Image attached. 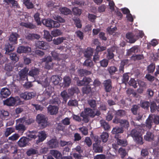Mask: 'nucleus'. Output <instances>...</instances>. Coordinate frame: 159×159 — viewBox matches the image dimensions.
Wrapping results in <instances>:
<instances>
[{
    "label": "nucleus",
    "mask_w": 159,
    "mask_h": 159,
    "mask_svg": "<svg viewBox=\"0 0 159 159\" xmlns=\"http://www.w3.org/2000/svg\"><path fill=\"white\" fill-rule=\"evenodd\" d=\"M116 141L118 145L123 146H125L127 144V143L125 139H122L119 138H117Z\"/></svg>",
    "instance_id": "473e14b6"
},
{
    "label": "nucleus",
    "mask_w": 159,
    "mask_h": 159,
    "mask_svg": "<svg viewBox=\"0 0 159 159\" xmlns=\"http://www.w3.org/2000/svg\"><path fill=\"white\" fill-rule=\"evenodd\" d=\"M42 23L46 26L51 28L53 22V20L50 19H44L42 20Z\"/></svg>",
    "instance_id": "6ab92c4d"
},
{
    "label": "nucleus",
    "mask_w": 159,
    "mask_h": 159,
    "mask_svg": "<svg viewBox=\"0 0 159 159\" xmlns=\"http://www.w3.org/2000/svg\"><path fill=\"white\" fill-rule=\"evenodd\" d=\"M82 90L83 93H88L91 91V88L89 86L83 87Z\"/></svg>",
    "instance_id": "6e6d98bb"
},
{
    "label": "nucleus",
    "mask_w": 159,
    "mask_h": 159,
    "mask_svg": "<svg viewBox=\"0 0 159 159\" xmlns=\"http://www.w3.org/2000/svg\"><path fill=\"white\" fill-rule=\"evenodd\" d=\"M53 91V89L51 86H48L46 87L45 90L44 91V95L46 96L47 98H48L50 96L51 94Z\"/></svg>",
    "instance_id": "f3484780"
},
{
    "label": "nucleus",
    "mask_w": 159,
    "mask_h": 159,
    "mask_svg": "<svg viewBox=\"0 0 159 159\" xmlns=\"http://www.w3.org/2000/svg\"><path fill=\"white\" fill-rule=\"evenodd\" d=\"M138 82L140 87L146 88L147 84L145 82L140 80H138Z\"/></svg>",
    "instance_id": "603ef678"
},
{
    "label": "nucleus",
    "mask_w": 159,
    "mask_h": 159,
    "mask_svg": "<svg viewBox=\"0 0 159 159\" xmlns=\"http://www.w3.org/2000/svg\"><path fill=\"white\" fill-rule=\"evenodd\" d=\"M126 38L129 40L128 41L130 43H134L136 39L134 38V36L132 33H128L126 34Z\"/></svg>",
    "instance_id": "b1692460"
},
{
    "label": "nucleus",
    "mask_w": 159,
    "mask_h": 159,
    "mask_svg": "<svg viewBox=\"0 0 159 159\" xmlns=\"http://www.w3.org/2000/svg\"><path fill=\"white\" fill-rule=\"evenodd\" d=\"M10 57L12 60L16 62L18 61V58L16 54L15 53H10Z\"/></svg>",
    "instance_id": "3c124183"
},
{
    "label": "nucleus",
    "mask_w": 159,
    "mask_h": 159,
    "mask_svg": "<svg viewBox=\"0 0 159 159\" xmlns=\"http://www.w3.org/2000/svg\"><path fill=\"white\" fill-rule=\"evenodd\" d=\"M100 63L101 66L106 67L108 66V61L106 59H104L100 61Z\"/></svg>",
    "instance_id": "49530a36"
},
{
    "label": "nucleus",
    "mask_w": 159,
    "mask_h": 159,
    "mask_svg": "<svg viewBox=\"0 0 159 159\" xmlns=\"http://www.w3.org/2000/svg\"><path fill=\"white\" fill-rule=\"evenodd\" d=\"M28 70L29 69L26 68L20 70L19 73V75L21 79L24 80L25 79H27V76Z\"/></svg>",
    "instance_id": "4468645a"
},
{
    "label": "nucleus",
    "mask_w": 159,
    "mask_h": 159,
    "mask_svg": "<svg viewBox=\"0 0 159 159\" xmlns=\"http://www.w3.org/2000/svg\"><path fill=\"white\" fill-rule=\"evenodd\" d=\"M84 113L82 112L81 114V116L84 118V120L85 122H88L89 121L88 118H86L87 117L90 116L93 117L95 116V113L93 111L89 108H86L84 111Z\"/></svg>",
    "instance_id": "20e7f679"
},
{
    "label": "nucleus",
    "mask_w": 159,
    "mask_h": 159,
    "mask_svg": "<svg viewBox=\"0 0 159 159\" xmlns=\"http://www.w3.org/2000/svg\"><path fill=\"white\" fill-rule=\"evenodd\" d=\"M150 104L148 102H143L141 103V107L147 109L148 108Z\"/></svg>",
    "instance_id": "e2e57ef3"
},
{
    "label": "nucleus",
    "mask_w": 159,
    "mask_h": 159,
    "mask_svg": "<svg viewBox=\"0 0 159 159\" xmlns=\"http://www.w3.org/2000/svg\"><path fill=\"white\" fill-rule=\"evenodd\" d=\"M36 133V131L30 132V134H28V136L30 138L35 139L37 137V136L35 134Z\"/></svg>",
    "instance_id": "052dcab7"
},
{
    "label": "nucleus",
    "mask_w": 159,
    "mask_h": 159,
    "mask_svg": "<svg viewBox=\"0 0 159 159\" xmlns=\"http://www.w3.org/2000/svg\"><path fill=\"white\" fill-rule=\"evenodd\" d=\"M53 18L54 19L58 21L59 23H64L65 22V20L60 16H53Z\"/></svg>",
    "instance_id": "864d4df0"
},
{
    "label": "nucleus",
    "mask_w": 159,
    "mask_h": 159,
    "mask_svg": "<svg viewBox=\"0 0 159 159\" xmlns=\"http://www.w3.org/2000/svg\"><path fill=\"white\" fill-rule=\"evenodd\" d=\"M84 142L88 146L91 145L92 143L91 140L89 137H86L84 140Z\"/></svg>",
    "instance_id": "338daca9"
},
{
    "label": "nucleus",
    "mask_w": 159,
    "mask_h": 159,
    "mask_svg": "<svg viewBox=\"0 0 159 159\" xmlns=\"http://www.w3.org/2000/svg\"><path fill=\"white\" fill-rule=\"evenodd\" d=\"M100 123L101 125L103 127L105 130H108L110 128V126L105 121L101 120L100 121Z\"/></svg>",
    "instance_id": "4c0bfd02"
},
{
    "label": "nucleus",
    "mask_w": 159,
    "mask_h": 159,
    "mask_svg": "<svg viewBox=\"0 0 159 159\" xmlns=\"http://www.w3.org/2000/svg\"><path fill=\"white\" fill-rule=\"evenodd\" d=\"M58 111V107L57 106L50 105L48 107V112L51 115L56 114Z\"/></svg>",
    "instance_id": "6e6552de"
},
{
    "label": "nucleus",
    "mask_w": 159,
    "mask_h": 159,
    "mask_svg": "<svg viewBox=\"0 0 159 159\" xmlns=\"http://www.w3.org/2000/svg\"><path fill=\"white\" fill-rule=\"evenodd\" d=\"M62 34L61 31L58 29H56L51 31V34L53 37H57Z\"/></svg>",
    "instance_id": "c9c22d12"
},
{
    "label": "nucleus",
    "mask_w": 159,
    "mask_h": 159,
    "mask_svg": "<svg viewBox=\"0 0 159 159\" xmlns=\"http://www.w3.org/2000/svg\"><path fill=\"white\" fill-rule=\"evenodd\" d=\"M150 107L151 112H153L155 111L156 110H157V107L155 102H152L151 103V105Z\"/></svg>",
    "instance_id": "5fc2aeb1"
},
{
    "label": "nucleus",
    "mask_w": 159,
    "mask_h": 159,
    "mask_svg": "<svg viewBox=\"0 0 159 159\" xmlns=\"http://www.w3.org/2000/svg\"><path fill=\"white\" fill-rule=\"evenodd\" d=\"M19 37V35L16 33H13L10 35L9 40L12 43H17V40Z\"/></svg>",
    "instance_id": "4be33fe9"
},
{
    "label": "nucleus",
    "mask_w": 159,
    "mask_h": 159,
    "mask_svg": "<svg viewBox=\"0 0 159 159\" xmlns=\"http://www.w3.org/2000/svg\"><path fill=\"white\" fill-rule=\"evenodd\" d=\"M72 11L75 15H80L81 14V10L77 7H75L73 8Z\"/></svg>",
    "instance_id": "4d7b16f0"
},
{
    "label": "nucleus",
    "mask_w": 159,
    "mask_h": 159,
    "mask_svg": "<svg viewBox=\"0 0 159 159\" xmlns=\"http://www.w3.org/2000/svg\"><path fill=\"white\" fill-rule=\"evenodd\" d=\"M5 69L7 70V72L6 74L8 76L11 75V72L12 70V68L11 66L10 65H6L5 67Z\"/></svg>",
    "instance_id": "09e8293b"
},
{
    "label": "nucleus",
    "mask_w": 159,
    "mask_h": 159,
    "mask_svg": "<svg viewBox=\"0 0 159 159\" xmlns=\"http://www.w3.org/2000/svg\"><path fill=\"white\" fill-rule=\"evenodd\" d=\"M38 135L39 139L36 141L37 144L43 141L46 137V134L45 132L41 131L39 132Z\"/></svg>",
    "instance_id": "2eb2a0df"
},
{
    "label": "nucleus",
    "mask_w": 159,
    "mask_h": 159,
    "mask_svg": "<svg viewBox=\"0 0 159 159\" xmlns=\"http://www.w3.org/2000/svg\"><path fill=\"white\" fill-rule=\"evenodd\" d=\"M61 95L65 102H66L67 100L70 97L68 94L65 91L61 92Z\"/></svg>",
    "instance_id": "79ce46f5"
},
{
    "label": "nucleus",
    "mask_w": 159,
    "mask_h": 159,
    "mask_svg": "<svg viewBox=\"0 0 159 159\" xmlns=\"http://www.w3.org/2000/svg\"><path fill=\"white\" fill-rule=\"evenodd\" d=\"M44 37L47 41L50 42L52 40V37L50 35L49 32L48 31H44Z\"/></svg>",
    "instance_id": "7c9ffc66"
},
{
    "label": "nucleus",
    "mask_w": 159,
    "mask_h": 159,
    "mask_svg": "<svg viewBox=\"0 0 159 159\" xmlns=\"http://www.w3.org/2000/svg\"><path fill=\"white\" fill-rule=\"evenodd\" d=\"M14 98L15 105H21L23 104V102L20 100V98L18 97H16Z\"/></svg>",
    "instance_id": "bf43d9fd"
},
{
    "label": "nucleus",
    "mask_w": 159,
    "mask_h": 159,
    "mask_svg": "<svg viewBox=\"0 0 159 159\" xmlns=\"http://www.w3.org/2000/svg\"><path fill=\"white\" fill-rule=\"evenodd\" d=\"M154 122L157 124L159 123V117L157 116L150 115L146 121V126L150 129L153 124L152 120Z\"/></svg>",
    "instance_id": "7ed1b4c3"
},
{
    "label": "nucleus",
    "mask_w": 159,
    "mask_h": 159,
    "mask_svg": "<svg viewBox=\"0 0 159 159\" xmlns=\"http://www.w3.org/2000/svg\"><path fill=\"white\" fill-rule=\"evenodd\" d=\"M23 3L28 9H31L34 7L33 4L30 0H23Z\"/></svg>",
    "instance_id": "c756f323"
},
{
    "label": "nucleus",
    "mask_w": 159,
    "mask_h": 159,
    "mask_svg": "<svg viewBox=\"0 0 159 159\" xmlns=\"http://www.w3.org/2000/svg\"><path fill=\"white\" fill-rule=\"evenodd\" d=\"M50 82L54 85L58 84L60 82V79L59 77L56 76H52L50 79Z\"/></svg>",
    "instance_id": "a878e982"
},
{
    "label": "nucleus",
    "mask_w": 159,
    "mask_h": 159,
    "mask_svg": "<svg viewBox=\"0 0 159 159\" xmlns=\"http://www.w3.org/2000/svg\"><path fill=\"white\" fill-rule=\"evenodd\" d=\"M129 84L134 88H136L137 87V83L136 81L133 79H131L129 82Z\"/></svg>",
    "instance_id": "13d9d810"
},
{
    "label": "nucleus",
    "mask_w": 159,
    "mask_h": 159,
    "mask_svg": "<svg viewBox=\"0 0 159 159\" xmlns=\"http://www.w3.org/2000/svg\"><path fill=\"white\" fill-rule=\"evenodd\" d=\"M66 38L64 37L58 38L53 39V41L54 44L57 45L61 43Z\"/></svg>",
    "instance_id": "f704fd0d"
},
{
    "label": "nucleus",
    "mask_w": 159,
    "mask_h": 159,
    "mask_svg": "<svg viewBox=\"0 0 159 159\" xmlns=\"http://www.w3.org/2000/svg\"><path fill=\"white\" fill-rule=\"evenodd\" d=\"M119 152L122 158L124 157L127 154L126 150L122 148H120L119 150Z\"/></svg>",
    "instance_id": "8fccbe9b"
},
{
    "label": "nucleus",
    "mask_w": 159,
    "mask_h": 159,
    "mask_svg": "<svg viewBox=\"0 0 159 159\" xmlns=\"http://www.w3.org/2000/svg\"><path fill=\"white\" fill-rule=\"evenodd\" d=\"M63 80L64 86L65 87H68L71 82L70 78L66 76L64 77Z\"/></svg>",
    "instance_id": "72a5a7b5"
},
{
    "label": "nucleus",
    "mask_w": 159,
    "mask_h": 159,
    "mask_svg": "<svg viewBox=\"0 0 159 159\" xmlns=\"http://www.w3.org/2000/svg\"><path fill=\"white\" fill-rule=\"evenodd\" d=\"M20 136L18 134H15L9 137L8 139L11 140H15L17 139Z\"/></svg>",
    "instance_id": "0e129e2a"
},
{
    "label": "nucleus",
    "mask_w": 159,
    "mask_h": 159,
    "mask_svg": "<svg viewBox=\"0 0 159 159\" xmlns=\"http://www.w3.org/2000/svg\"><path fill=\"white\" fill-rule=\"evenodd\" d=\"M25 120V118L16 120L17 125L16 126V130H18L19 131L21 132L22 133H23L24 131L26 129L25 125L21 124V123H24Z\"/></svg>",
    "instance_id": "39448f33"
},
{
    "label": "nucleus",
    "mask_w": 159,
    "mask_h": 159,
    "mask_svg": "<svg viewBox=\"0 0 159 159\" xmlns=\"http://www.w3.org/2000/svg\"><path fill=\"white\" fill-rule=\"evenodd\" d=\"M92 81V80L90 78H84L83 79L82 83V84H79V85H87L89 84Z\"/></svg>",
    "instance_id": "a19ab883"
},
{
    "label": "nucleus",
    "mask_w": 159,
    "mask_h": 159,
    "mask_svg": "<svg viewBox=\"0 0 159 159\" xmlns=\"http://www.w3.org/2000/svg\"><path fill=\"white\" fill-rule=\"evenodd\" d=\"M153 138L154 135L150 132H147L146 134L144 136V139L145 140L148 141H150L152 140Z\"/></svg>",
    "instance_id": "c85d7f7f"
},
{
    "label": "nucleus",
    "mask_w": 159,
    "mask_h": 159,
    "mask_svg": "<svg viewBox=\"0 0 159 159\" xmlns=\"http://www.w3.org/2000/svg\"><path fill=\"white\" fill-rule=\"evenodd\" d=\"M36 47L40 49H46L48 47V44L43 41H38L36 43Z\"/></svg>",
    "instance_id": "9d476101"
},
{
    "label": "nucleus",
    "mask_w": 159,
    "mask_h": 159,
    "mask_svg": "<svg viewBox=\"0 0 159 159\" xmlns=\"http://www.w3.org/2000/svg\"><path fill=\"white\" fill-rule=\"evenodd\" d=\"M49 144L50 147L52 148H55L58 147V142L55 139L51 140L49 142Z\"/></svg>",
    "instance_id": "393cba45"
},
{
    "label": "nucleus",
    "mask_w": 159,
    "mask_h": 159,
    "mask_svg": "<svg viewBox=\"0 0 159 159\" xmlns=\"http://www.w3.org/2000/svg\"><path fill=\"white\" fill-rule=\"evenodd\" d=\"M39 70L35 68H32L29 71V75L31 76L34 77L39 74Z\"/></svg>",
    "instance_id": "5701e85b"
},
{
    "label": "nucleus",
    "mask_w": 159,
    "mask_h": 159,
    "mask_svg": "<svg viewBox=\"0 0 159 159\" xmlns=\"http://www.w3.org/2000/svg\"><path fill=\"white\" fill-rule=\"evenodd\" d=\"M109 6L110 10L111 12H116V10L118 9L115 6V4L113 1H110L109 2Z\"/></svg>",
    "instance_id": "2f4dec72"
},
{
    "label": "nucleus",
    "mask_w": 159,
    "mask_h": 159,
    "mask_svg": "<svg viewBox=\"0 0 159 159\" xmlns=\"http://www.w3.org/2000/svg\"><path fill=\"white\" fill-rule=\"evenodd\" d=\"M97 140L96 143L93 144V149L95 152H101L102 151V148L99 146L100 142L98 140V139H97Z\"/></svg>",
    "instance_id": "9b49d317"
},
{
    "label": "nucleus",
    "mask_w": 159,
    "mask_h": 159,
    "mask_svg": "<svg viewBox=\"0 0 159 159\" xmlns=\"http://www.w3.org/2000/svg\"><path fill=\"white\" fill-rule=\"evenodd\" d=\"M113 122L116 123H119L122 126L125 127H128L129 125V122L125 120H120L117 118V116H116L115 119L113 120Z\"/></svg>",
    "instance_id": "1a4fd4ad"
},
{
    "label": "nucleus",
    "mask_w": 159,
    "mask_h": 159,
    "mask_svg": "<svg viewBox=\"0 0 159 159\" xmlns=\"http://www.w3.org/2000/svg\"><path fill=\"white\" fill-rule=\"evenodd\" d=\"M108 137L109 135L106 132H103L101 135V139L104 142H106L107 141Z\"/></svg>",
    "instance_id": "58836bf2"
},
{
    "label": "nucleus",
    "mask_w": 159,
    "mask_h": 159,
    "mask_svg": "<svg viewBox=\"0 0 159 159\" xmlns=\"http://www.w3.org/2000/svg\"><path fill=\"white\" fill-rule=\"evenodd\" d=\"M59 10L62 14L66 15L70 14L71 12L69 9L65 7L60 8Z\"/></svg>",
    "instance_id": "bb28decb"
},
{
    "label": "nucleus",
    "mask_w": 159,
    "mask_h": 159,
    "mask_svg": "<svg viewBox=\"0 0 159 159\" xmlns=\"http://www.w3.org/2000/svg\"><path fill=\"white\" fill-rule=\"evenodd\" d=\"M14 98L10 97L4 102V104L8 106H13L15 105Z\"/></svg>",
    "instance_id": "aec40b11"
},
{
    "label": "nucleus",
    "mask_w": 159,
    "mask_h": 159,
    "mask_svg": "<svg viewBox=\"0 0 159 159\" xmlns=\"http://www.w3.org/2000/svg\"><path fill=\"white\" fill-rule=\"evenodd\" d=\"M112 132L114 134H117L119 133H122L123 132V129L119 127H116L113 129Z\"/></svg>",
    "instance_id": "c03bdc74"
},
{
    "label": "nucleus",
    "mask_w": 159,
    "mask_h": 159,
    "mask_svg": "<svg viewBox=\"0 0 159 159\" xmlns=\"http://www.w3.org/2000/svg\"><path fill=\"white\" fill-rule=\"evenodd\" d=\"M36 95L34 92H25L20 94V97L25 100H29L33 98Z\"/></svg>",
    "instance_id": "423d86ee"
},
{
    "label": "nucleus",
    "mask_w": 159,
    "mask_h": 159,
    "mask_svg": "<svg viewBox=\"0 0 159 159\" xmlns=\"http://www.w3.org/2000/svg\"><path fill=\"white\" fill-rule=\"evenodd\" d=\"M43 61H46V67L48 69H50L52 67V65L51 62L52 61V58L50 56H48L46 58L43 59Z\"/></svg>",
    "instance_id": "412c9836"
},
{
    "label": "nucleus",
    "mask_w": 159,
    "mask_h": 159,
    "mask_svg": "<svg viewBox=\"0 0 159 159\" xmlns=\"http://www.w3.org/2000/svg\"><path fill=\"white\" fill-rule=\"evenodd\" d=\"M21 22L20 23V25L21 26H24L25 27L28 28H34V26L32 24L29 23H26L24 21H27V18L25 17V19L24 20L23 18H21Z\"/></svg>",
    "instance_id": "ddd939ff"
},
{
    "label": "nucleus",
    "mask_w": 159,
    "mask_h": 159,
    "mask_svg": "<svg viewBox=\"0 0 159 159\" xmlns=\"http://www.w3.org/2000/svg\"><path fill=\"white\" fill-rule=\"evenodd\" d=\"M104 84L106 91L110 92L112 88L111 80H105L104 81Z\"/></svg>",
    "instance_id": "a211bd4d"
},
{
    "label": "nucleus",
    "mask_w": 159,
    "mask_h": 159,
    "mask_svg": "<svg viewBox=\"0 0 159 159\" xmlns=\"http://www.w3.org/2000/svg\"><path fill=\"white\" fill-rule=\"evenodd\" d=\"M14 129L13 128L10 127L7 128L5 132V135L6 137H7L11 133L14 132Z\"/></svg>",
    "instance_id": "e433bc0d"
},
{
    "label": "nucleus",
    "mask_w": 159,
    "mask_h": 159,
    "mask_svg": "<svg viewBox=\"0 0 159 159\" xmlns=\"http://www.w3.org/2000/svg\"><path fill=\"white\" fill-rule=\"evenodd\" d=\"M138 129H134L131 131V135L135 141L138 143L142 144L143 143V138L141 137V135L138 131Z\"/></svg>",
    "instance_id": "f03ea898"
},
{
    "label": "nucleus",
    "mask_w": 159,
    "mask_h": 159,
    "mask_svg": "<svg viewBox=\"0 0 159 159\" xmlns=\"http://www.w3.org/2000/svg\"><path fill=\"white\" fill-rule=\"evenodd\" d=\"M67 104L70 106H76L78 105V103L76 100H70L68 101Z\"/></svg>",
    "instance_id": "a18cd8bd"
},
{
    "label": "nucleus",
    "mask_w": 159,
    "mask_h": 159,
    "mask_svg": "<svg viewBox=\"0 0 159 159\" xmlns=\"http://www.w3.org/2000/svg\"><path fill=\"white\" fill-rule=\"evenodd\" d=\"M29 139L25 137H22L18 142L19 145L20 147L25 146L28 144Z\"/></svg>",
    "instance_id": "f8f14e48"
},
{
    "label": "nucleus",
    "mask_w": 159,
    "mask_h": 159,
    "mask_svg": "<svg viewBox=\"0 0 159 159\" xmlns=\"http://www.w3.org/2000/svg\"><path fill=\"white\" fill-rule=\"evenodd\" d=\"M108 70L110 74H112L117 71V69L114 66H111L108 68Z\"/></svg>",
    "instance_id": "69168bd1"
},
{
    "label": "nucleus",
    "mask_w": 159,
    "mask_h": 159,
    "mask_svg": "<svg viewBox=\"0 0 159 159\" xmlns=\"http://www.w3.org/2000/svg\"><path fill=\"white\" fill-rule=\"evenodd\" d=\"M0 93L3 98H7L10 95L11 92L8 89L4 88L1 89Z\"/></svg>",
    "instance_id": "dca6fc26"
},
{
    "label": "nucleus",
    "mask_w": 159,
    "mask_h": 159,
    "mask_svg": "<svg viewBox=\"0 0 159 159\" xmlns=\"http://www.w3.org/2000/svg\"><path fill=\"white\" fill-rule=\"evenodd\" d=\"M37 151L34 149H31L27 152V154L28 156H30L32 154H34L37 153Z\"/></svg>",
    "instance_id": "774afa93"
},
{
    "label": "nucleus",
    "mask_w": 159,
    "mask_h": 159,
    "mask_svg": "<svg viewBox=\"0 0 159 159\" xmlns=\"http://www.w3.org/2000/svg\"><path fill=\"white\" fill-rule=\"evenodd\" d=\"M51 153L57 158L60 159L61 158V154L59 151L56 150H52Z\"/></svg>",
    "instance_id": "cd10ccee"
},
{
    "label": "nucleus",
    "mask_w": 159,
    "mask_h": 159,
    "mask_svg": "<svg viewBox=\"0 0 159 159\" xmlns=\"http://www.w3.org/2000/svg\"><path fill=\"white\" fill-rule=\"evenodd\" d=\"M84 65L87 67H92L93 66V64L91 60L88 59L85 60L84 63Z\"/></svg>",
    "instance_id": "de8ad7c7"
},
{
    "label": "nucleus",
    "mask_w": 159,
    "mask_h": 159,
    "mask_svg": "<svg viewBox=\"0 0 159 159\" xmlns=\"http://www.w3.org/2000/svg\"><path fill=\"white\" fill-rule=\"evenodd\" d=\"M155 69V66L153 64H151L148 67V70L149 72H153L154 70Z\"/></svg>",
    "instance_id": "680f3d73"
},
{
    "label": "nucleus",
    "mask_w": 159,
    "mask_h": 159,
    "mask_svg": "<svg viewBox=\"0 0 159 159\" xmlns=\"http://www.w3.org/2000/svg\"><path fill=\"white\" fill-rule=\"evenodd\" d=\"M39 16L40 14L38 13H35L34 16V19L38 25H40L41 24Z\"/></svg>",
    "instance_id": "37998d69"
},
{
    "label": "nucleus",
    "mask_w": 159,
    "mask_h": 159,
    "mask_svg": "<svg viewBox=\"0 0 159 159\" xmlns=\"http://www.w3.org/2000/svg\"><path fill=\"white\" fill-rule=\"evenodd\" d=\"M31 48L28 47H24L23 46H19L17 49V52L19 53H28L31 52Z\"/></svg>",
    "instance_id": "0eeeda50"
},
{
    "label": "nucleus",
    "mask_w": 159,
    "mask_h": 159,
    "mask_svg": "<svg viewBox=\"0 0 159 159\" xmlns=\"http://www.w3.org/2000/svg\"><path fill=\"white\" fill-rule=\"evenodd\" d=\"M14 49V47L12 45L8 44L6 46L5 50L6 53H9L11 51H12Z\"/></svg>",
    "instance_id": "ea45409f"
},
{
    "label": "nucleus",
    "mask_w": 159,
    "mask_h": 159,
    "mask_svg": "<svg viewBox=\"0 0 159 159\" xmlns=\"http://www.w3.org/2000/svg\"><path fill=\"white\" fill-rule=\"evenodd\" d=\"M36 121L43 128L46 127L48 125V118L42 114H39L37 116Z\"/></svg>",
    "instance_id": "f257e3e1"
}]
</instances>
